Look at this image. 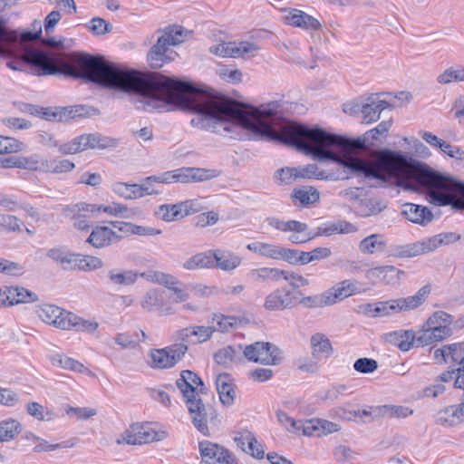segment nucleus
Instances as JSON below:
<instances>
[{
	"label": "nucleus",
	"mask_w": 464,
	"mask_h": 464,
	"mask_svg": "<svg viewBox=\"0 0 464 464\" xmlns=\"http://www.w3.org/2000/svg\"><path fill=\"white\" fill-rule=\"evenodd\" d=\"M197 104L198 129L220 133L243 128L268 140L295 147L314 160L337 162L367 178L382 181L394 179L398 187L425 190L430 201L437 206L453 207L461 184L401 151L384 149L374 151L369 159L360 158L367 149L369 139L377 140L388 133L392 125L390 121H382L362 137L349 139L283 118L282 105L277 101L253 108L214 92L201 90Z\"/></svg>",
	"instance_id": "obj_1"
},
{
	"label": "nucleus",
	"mask_w": 464,
	"mask_h": 464,
	"mask_svg": "<svg viewBox=\"0 0 464 464\" xmlns=\"http://www.w3.org/2000/svg\"><path fill=\"white\" fill-rule=\"evenodd\" d=\"M41 33L39 24L38 32H25L18 35L15 32L8 31L5 22L0 20V55H21L27 63L41 71L39 75L62 73L110 89L136 93L139 95L136 106L143 111H168L169 106H173L196 111L201 89L191 83L159 72L144 74L120 68L99 56L65 55L25 46L37 40Z\"/></svg>",
	"instance_id": "obj_2"
},
{
	"label": "nucleus",
	"mask_w": 464,
	"mask_h": 464,
	"mask_svg": "<svg viewBox=\"0 0 464 464\" xmlns=\"http://www.w3.org/2000/svg\"><path fill=\"white\" fill-rule=\"evenodd\" d=\"M176 385L183 395L194 426L202 434L208 435L207 409L202 399L207 394L204 382L194 372L184 370L176 381Z\"/></svg>",
	"instance_id": "obj_3"
},
{
	"label": "nucleus",
	"mask_w": 464,
	"mask_h": 464,
	"mask_svg": "<svg viewBox=\"0 0 464 464\" xmlns=\"http://www.w3.org/2000/svg\"><path fill=\"white\" fill-rule=\"evenodd\" d=\"M185 38L186 32L181 26L167 28L147 54L150 66L154 69H159L166 63L173 61L177 53L175 52H169V47L183 43Z\"/></svg>",
	"instance_id": "obj_4"
},
{
	"label": "nucleus",
	"mask_w": 464,
	"mask_h": 464,
	"mask_svg": "<svg viewBox=\"0 0 464 464\" xmlns=\"http://www.w3.org/2000/svg\"><path fill=\"white\" fill-rule=\"evenodd\" d=\"M215 169L200 168H180L166 171L159 175H153L146 179L147 181H155L164 184L201 182L218 177Z\"/></svg>",
	"instance_id": "obj_5"
},
{
	"label": "nucleus",
	"mask_w": 464,
	"mask_h": 464,
	"mask_svg": "<svg viewBox=\"0 0 464 464\" xmlns=\"http://www.w3.org/2000/svg\"><path fill=\"white\" fill-rule=\"evenodd\" d=\"M430 293L429 285H424L411 296L375 303V317L386 316L419 307Z\"/></svg>",
	"instance_id": "obj_6"
},
{
	"label": "nucleus",
	"mask_w": 464,
	"mask_h": 464,
	"mask_svg": "<svg viewBox=\"0 0 464 464\" xmlns=\"http://www.w3.org/2000/svg\"><path fill=\"white\" fill-rule=\"evenodd\" d=\"M119 145V140L101 134H83L72 141L63 144L59 151L63 154H75L88 149H111Z\"/></svg>",
	"instance_id": "obj_7"
},
{
	"label": "nucleus",
	"mask_w": 464,
	"mask_h": 464,
	"mask_svg": "<svg viewBox=\"0 0 464 464\" xmlns=\"http://www.w3.org/2000/svg\"><path fill=\"white\" fill-rule=\"evenodd\" d=\"M243 353L248 361L264 365H277L284 359L282 350L269 342H256L246 345Z\"/></svg>",
	"instance_id": "obj_8"
},
{
	"label": "nucleus",
	"mask_w": 464,
	"mask_h": 464,
	"mask_svg": "<svg viewBox=\"0 0 464 464\" xmlns=\"http://www.w3.org/2000/svg\"><path fill=\"white\" fill-rule=\"evenodd\" d=\"M166 437L165 431H157L149 424L134 423L121 434L116 440V443L118 445H141L160 441Z\"/></svg>",
	"instance_id": "obj_9"
},
{
	"label": "nucleus",
	"mask_w": 464,
	"mask_h": 464,
	"mask_svg": "<svg viewBox=\"0 0 464 464\" xmlns=\"http://www.w3.org/2000/svg\"><path fill=\"white\" fill-rule=\"evenodd\" d=\"M459 239V236L452 232H446L435 235L430 237L424 238L420 241L408 246L405 250L401 252V256L412 257L432 252L441 246L449 245Z\"/></svg>",
	"instance_id": "obj_10"
},
{
	"label": "nucleus",
	"mask_w": 464,
	"mask_h": 464,
	"mask_svg": "<svg viewBox=\"0 0 464 464\" xmlns=\"http://www.w3.org/2000/svg\"><path fill=\"white\" fill-rule=\"evenodd\" d=\"M300 291H290L276 288L270 292L264 301V308L268 312H278L292 309L297 305Z\"/></svg>",
	"instance_id": "obj_11"
},
{
	"label": "nucleus",
	"mask_w": 464,
	"mask_h": 464,
	"mask_svg": "<svg viewBox=\"0 0 464 464\" xmlns=\"http://www.w3.org/2000/svg\"><path fill=\"white\" fill-rule=\"evenodd\" d=\"M259 50V46L254 43L242 41L239 43H220L210 47L211 53L222 56L239 58L246 55H254Z\"/></svg>",
	"instance_id": "obj_12"
},
{
	"label": "nucleus",
	"mask_w": 464,
	"mask_h": 464,
	"mask_svg": "<svg viewBox=\"0 0 464 464\" xmlns=\"http://www.w3.org/2000/svg\"><path fill=\"white\" fill-rule=\"evenodd\" d=\"M198 448L203 460L208 464H237L234 456L218 444L205 440L199 442Z\"/></svg>",
	"instance_id": "obj_13"
},
{
	"label": "nucleus",
	"mask_w": 464,
	"mask_h": 464,
	"mask_svg": "<svg viewBox=\"0 0 464 464\" xmlns=\"http://www.w3.org/2000/svg\"><path fill=\"white\" fill-rule=\"evenodd\" d=\"M70 313L71 312L50 304L39 305L36 309V314L38 317L44 323L53 325L61 330L66 329Z\"/></svg>",
	"instance_id": "obj_14"
},
{
	"label": "nucleus",
	"mask_w": 464,
	"mask_h": 464,
	"mask_svg": "<svg viewBox=\"0 0 464 464\" xmlns=\"http://www.w3.org/2000/svg\"><path fill=\"white\" fill-rule=\"evenodd\" d=\"M403 272L393 266H382L370 268L365 272V277L372 284L383 283L396 285L400 284Z\"/></svg>",
	"instance_id": "obj_15"
},
{
	"label": "nucleus",
	"mask_w": 464,
	"mask_h": 464,
	"mask_svg": "<svg viewBox=\"0 0 464 464\" xmlns=\"http://www.w3.org/2000/svg\"><path fill=\"white\" fill-rule=\"evenodd\" d=\"M433 358L438 364L457 363L464 358V343L445 344L440 348H430Z\"/></svg>",
	"instance_id": "obj_16"
},
{
	"label": "nucleus",
	"mask_w": 464,
	"mask_h": 464,
	"mask_svg": "<svg viewBox=\"0 0 464 464\" xmlns=\"http://www.w3.org/2000/svg\"><path fill=\"white\" fill-rule=\"evenodd\" d=\"M450 335V327L428 325V323L425 322L421 330L416 335V346H427L435 342L442 341Z\"/></svg>",
	"instance_id": "obj_17"
},
{
	"label": "nucleus",
	"mask_w": 464,
	"mask_h": 464,
	"mask_svg": "<svg viewBox=\"0 0 464 464\" xmlns=\"http://www.w3.org/2000/svg\"><path fill=\"white\" fill-rule=\"evenodd\" d=\"M285 12L287 14L284 16V21L288 25L307 31H316L321 28L320 22L304 11L293 8Z\"/></svg>",
	"instance_id": "obj_18"
},
{
	"label": "nucleus",
	"mask_w": 464,
	"mask_h": 464,
	"mask_svg": "<svg viewBox=\"0 0 464 464\" xmlns=\"http://www.w3.org/2000/svg\"><path fill=\"white\" fill-rule=\"evenodd\" d=\"M360 292L359 283L352 280H343L325 291L329 305Z\"/></svg>",
	"instance_id": "obj_19"
},
{
	"label": "nucleus",
	"mask_w": 464,
	"mask_h": 464,
	"mask_svg": "<svg viewBox=\"0 0 464 464\" xmlns=\"http://www.w3.org/2000/svg\"><path fill=\"white\" fill-rule=\"evenodd\" d=\"M120 238L121 237L110 227L97 226L92 229L86 241L95 248H102L118 242Z\"/></svg>",
	"instance_id": "obj_20"
},
{
	"label": "nucleus",
	"mask_w": 464,
	"mask_h": 464,
	"mask_svg": "<svg viewBox=\"0 0 464 464\" xmlns=\"http://www.w3.org/2000/svg\"><path fill=\"white\" fill-rule=\"evenodd\" d=\"M401 215L409 221L420 226H426L433 219V214L427 207L412 203L402 206Z\"/></svg>",
	"instance_id": "obj_21"
},
{
	"label": "nucleus",
	"mask_w": 464,
	"mask_h": 464,
	"mask_svg": "<svg viewBox=\"0 0 464 464\" xmlns=\"http://www.w3.org/2000/svg\"><path fill=\"white\" fill-rule=\"evenodd\" d=\"M390 107V103L378 98L369 97L362 105L361 112L364 123H372L380 119L382 111Z\"/></svg>",
	"instance_id": "obj_22"
},
{
	"label": "nucleus",
	"mask_w": 464,
	"mask_h": 464,
	"mask_svg": "<svg viewBox=\"0 0 464 464\" xmlns=\"http://www.w3.org/2000/svg\"><path fill=\"white\" fill-rule=\"evenodd\" d=\"M188 214L189 209L188 201L173 205H161L156 211V216L166 222L179 220Z\"/></svg>",
	"instance_id": "obj_23"
},
{
	"label": "nucleus",
	"mask_w": 464,
	"mask_h": 464,
	"mask_svg": "<svg viewBox=\"0 0 464 464\" xmlns=\"http://www.w3.org/2000/svg\"><path fill=\"white\" fill-rule=\"evenodd\" d=\"M386 343L396 345L401 351L407 352L414 344L416 345V335L411 330H399L387 333L383 335Z\"/></svg>",
	"instance_id": "obj_24"
},
{
	"label": "nucleus",
	"mask_w": 464,
	"mask_h": 464,
	"mask_svg": "<svg viewBox=\"0 0 464 464\" xmlns=\"http://www.w3.org/2000/svg\"><path fill=\"white\" fill-rule=\"evenodd\" d=\"M214 267L223 271H231L241 264V257L228 250H212Z\"/></svg>",
	"instance_id": "obj_25"
},
{
	"label": "nucleus",
	"mask_w": 464,
	"mask_h": 464,
	"mask_svg": "<svg viewBox=\"0 0 464 464\" xmlns=\"http://www.w3.org/2000/svg\"><path fill=\"white\" fill-rule=\"evenodd\" d=\"M310 344L312 356L315 360L329 358L334 353V348L328 337L322 333H316L311 336Z\"/></svg>",
	"instance_id": "obj_26"
},
{
	"label": "nucleus",
	"mask_w": 464,
	"mask_h": 464,
	"mask_svg": "<svg viewBox=\"0 0 464 464\" xmlns=\"http://www.w3.org/2000/svg\"><path fill=\"white\" fill-rule=\"evenodd\" d=\"M435 422L442 427H454L464 422L457 404L447 406L435 415Z\"/></svg>",
	"instance_id": "obj_27"
},
{
	"label": "nucleus",
	"mask_w": 464,
	"mask_h": 464,
	"mask_svg": "<svg viewBox=\"0 0 464 464\" xmlns=\"http://www.w3.org/2000/svg\"><path fill=\"white\" fill-rule=\"evenodd\" d=\"M217 391L220 401L227 406L231 405L235 400V390L229 374H219L216 379Z\"/></svg>",
	"instance_id": "obj_28"
},
{
	"label": "nucleus",
	"mask_w": 464,
	"mask_h": 464,
	"mask_svg": "<svg viewBox=\"0 0 464 464\" xmlns=\"http://www.w3.org/2000/svg\"><path fill=\"white\" fill-rule=\"evenodd\" d=\"M63 211L65 217L90 218L97 217L102 212V207L99 204L81 202L72 206H67Z\"/></svg>",
	"instance_id": "obj_29"
},
{
	"label": "nucleus",
	"mask_w": 464,
	"mask_h": 464,
	"mask_svg": "<svg viewBox=\"0 0 464 464\" xmlns=\"http://www.w3.org/2000/svg\"><path fill=\"white\" fill-rule=\"evenodd\" d=\"M141 306L148 312L158 310L163 315H170L174 313L171 307L162 306V295L155 289L150 290L144 295Z\"/></svg>",
	"instance_id": "obj_30"
},
{
	"label": "nucleus",
	"mask_w": 464,
	"mask_h": 464,
	"mask_svg": "<svg viewBox=\"0 0 464 464\" xmlns=\"http://www.w3.org/2000/svg\"><path fill=\"white\" fill-rule=\"evenodd\" d=\"M109 283L112 285L127 286L135 284L139 274L133 270L109 269L106 272Z\"/></svg>",
	"instance_id": "obj_31"
},
{
	"label": "nucleus",
	"mask_w": 464,
	"mask_h": 464,
	"mask_svg": "<svg viewBox=\"0 0 464 464\" xmlns=\"http://www.w3.org/2000/svg\"><path fill=\"white\" fill-rule=\"evenodd\" d=\"M75 168L73 162L65 159H44L41 161V171L44 173L62 174L72 171Z\"/></svg>",
	"instance_id": "obj_32"
},
{
	"label": "nucleus",
	"mask_w": 464,
	"mask_h": 464,
	"mask_svg": "<svg viewBox=\"0 0 464 464\" xmlns=\"http://www.w3.org/2000/svg\"><path fill=\"white\" fill-rule=\"evenodd\" d=\"M297 173L299 179H315L321 180H335L338 176L334 172H326L321 169L316 164H308L306 166L298 167Z\"/></svg>",
	"instance_id": "obj_33"
},
{
	"label": "nucleus",
	"mask_w": 464,
	"mask_h": 464,
	"mask_svg": "<svg viewBox=\"0 0 464 464\" xmlns=\"http://www.w3.org/2000/svg\"><path fill=\"white\" fill-rule=\"evenodd\" d=\"M99 328V323L92 320H85L73 313H70L66 325V331L76 330L93 334Z\"/></svg>",
	"instance_id": "obj_34"
},
{
	"label": "nucleus",
	"mask_w": 464,
	"mask_h": 464,
	"mask_svg": "<svg viewBox=\"0 0 464 464\" xmlns=\"http://www.w3.org/2000/svg\"><path fill=\"white\" fill-rule=\"evenodd\" d=\"M183 267L187 270L214 267L212 250L194 255L183 264Z\"/></svg>",
	"instance_id": "obj_35"
},
{
	"label": "nucleus",
	"mask_w": 464,
	"mask_h": 464,
	"mask_svg": "<svg viewBox=\"0 0 464 464\" xmlns=\"http://www.w3.org/2000/svg\"><path fill=\"white\" fill-rule=\"evenodd\" d=\"M386 246V241L382 235L372 234L363 238L359 244V250L363 254L372 255L381 252Z\"/></svg>",
	"instance_id": "obj_36"
},
{
	"label": "nucleus",
	"mask_w": 464,
	"mask_h": 464,
	"mask_svg": "<svg viewBox=\"0 0 464 464\" xmlns=\"http://www.w3.org/2000/svg\"><path fill=\"white\" fill-rule=\"evenodd\" d=\"M76 255L60 248H52L47 252V256L58 263L64 270H74Z\"/></svg>",
	"instance_id": "obj_37"
},
{
	"label": "nucleus",
	"mask_w": 464,
	"mask_h": 464,
	"mask_svg": "<svg viewBox=\"0 0 464 464\" xmlns=\"http://www.w3.org/2000/svg\"><path fill=\"white\" fill-rule=\"evenodd\" d=\"M246 248L261 256L278 260L280 246L277 245L256 241L249 243Z\"/></svg>",
	"instance_id": "obj_38"
},
{
	"label": "nucleus",
	"mask_w": 464,
	"mask_h": 464,
	"mask_svg": "<svg viewBox=\"0 0 464 464\" xmlns=\"http://www.w3.org/2000/svg\"><path fill=\"white\" fill-rule=\"evenodd\" d=\"M22 431V424L15 419L9 418L0 421V443L14 440Z\"/></svg>",
	"instance_id": "obj_39"
},
{
	"label": "nucleus",
	"mask_w": 464,
	"mask_h": 464,
	"mask_svg": "<svg viewBox=\"0 0 464 464\" xmlns=\"http://www.w3.org/2000/svg\"><path fill=\"white\" fill-rule=\"evenodd\" d=\"M292 198L298 200L301 205L306 206L319 201L320 193L314 187H302L293 190Z\"/></svg>",
	"instance_id": "obj_40"
},
{
	"label": "nucleus",
	"mask_w": 464,
	"mask_h": 464,
	"mask_svg": "<svg viewBox=\"0 0 464 464\" xmlns=\"http://www.w3.org/2000/svg\"><path fill=\"white\" fill-rule=\"evenodd\" d=\"M281 270L276 267H259L249 271L248 276L254 281L267 283L269 281H278L280 279Z\"/></svg>",
	"instance_id": "obj_41"
},
{
	"label": "nucleus",
	"mask_w": 464,
	"mask_h": 464,
	"mask_svg": "<svg viewBox=\"0 0 464 464\" xmlns=\"http://www.w3.org/2000/svg\"><path fill=\"white\" fill-rule=\"evenodd\" d=\"M100 206L102 207V212L112 217L121 216L126 218H131L141 214L139 208L129 209L127 206L116 202L108 206L102 204H100Z\"/></svg>",
	"instance_id": "obj_42"
},
{
	"label": "nucleus",
	"mask_w": 464,
	"mask_h": 464,
	"mask_svg": "<svg viewBox=\"0 0 464 464\" xmlns=\"http://www.w3.org/2000/svg\"><path fill=\"white\" fill-rule=\"evenodd\" d=\"M149 356L150 358V366L153 369L163 370L174 367L165 348L150 349Z\"/></svg>",
	"instance_id": "obj_43"
},
{
	"label": "nucleus",
	"mask_w": 464,
	"mask_h": 464,
	"mask_svg": "<svg viewBox=\"0 0 464 464\" xmlns=\"http://www.w3.org/2000/svg\"><path fill=\"white\" fill-rule=\"evenodd\" d=\"M103 266V261L94 256H82L80 254L76 255L74 270L79 269L84 272H90L98 270Z\"/></svg>",
	"instance_id": "obj_44"
},
{
	"label": "nucleus",
	"mask_w": 464,
	"mask_h": 464,
	"mask_svg": "<svg viewBox=\"0 0 464 464\" xmlns=\"http://www.w3.org/2000/svg\"><path fill=\"white\" fill-rule=\"evenodd\" d=\"M356 231V227L350 222L340 221L334 223L324 228H319L317 236H330L336 233L349 234Z\"/></svg>",
	"instance_id": "obj_45"
},
{
	"label": "nucleus",
	"mask_w": 464,
	"mask_h": 464,
	"mask_svg": "<svg viewBox=\"0 0 464 464\" xmlns=\"http://www.w3.org/2000/svg\"><path fill=\"white\" fill-rule=\"evenodd\" d=\"M12 301L14 305L18 304L33 303L38 300L35 293H33L22 286H11Z\"/></svg>",
	"instance_id": "obj_46"
},
{
	"label": "nucleus",
	"mask_w": 464,
	"mask_h": 464,
	"mask_svg": "<svg viewBox=\"0 0 464 464\" xmlns=\"http://www.w3.org/2000/svg\"><path fill=\"white\" fill-rule=\"evenodd\" d=\"M52 362L53 365H58L63 369L78 372H82L86 369L80 362L62 354L53 356Z\"/></svg>",
	"instance_id": "obj_47"
},
{
	"label": "nucleus",
	"mask_w": 464,
	"mask_h": 464,
	"mask_svg": "<svg viewBox=\"0 0 464 464\" xmlns=\"http://www.w3.org/2000/svg\"><path fill=\"white\" fill-rule=\"evenodd\" d=\"M301 226L298 229H291L293 234L289 237V240L294 244H304L317 237V234L308 230V226L305 223L300 222Z\"/></svg>",
	"instance_id": "obj_48"
},
{
	"label": "nucleus",
	"mask_w": 464,
	"mask_h": 464,
	"mask_svg": "<svg viewBox=\"0 0 464 464\" xmlns=\"http://www.w3.org/2000/svg\"><path fill=\"white\" fill-rule=\"evenodd\" d=\"M326 297L327 296L325 292L312 296H303L302 293L300 292L299 298L297 299V304H300L307 308L324 307L329 305Z\"/></svg>",
	"instance_id": "obj_49"
},
{
	"label": "nucleus",
	"mask_w": 464,
	"mask_h": 464,
	"mask_svg": "<svg viewBox=\"0 0 464 464\" xmlns=\"http://www.w3.org/2000/svg\"><path fill=\"white\" fill-rule=\"evenodd\" d=\"M25 410L27 414L34 417L37 420H51L53 419L51 411L39 402L29 401L25 405Z\"/></svg>",
	"instance_id": "obj_50"
},
{
	"label": "nucleus",
	"mask_w": 464,
	"mask_h": 464,
	"mask_svg": "<svg viewBox=\"0 0 464 464\" xmlns=\"http://www.w3.org/2000/svg\"><path fill=\"white\" fill-rule=\"evenodd\" d=\"M238 322L239 319L236 316L216 314L212 317V323L216 325H212V327H215L216 331L227 332L230 328L236 326Z\"/></svg>",
	"instance_id": "obj_51"
},
{
	"label": "nucleus",
	"mask_w": 464,
	"mask_h": 464,
	"mask_svg": "<svg viewBox=\"0 0 464 464\" xmlns=\"http://www.w3.org/2000/svg\"><path fill=\"white\" fill-rule=\"evenodd\" d=\"M239 352L237 351L234 347L228 345L222 349H219L214 354V360L217 363L224 366H229L236 361V355Z\"/></svg>",
	"instance_id": "obj_52"
},
{
	"label": "nucleus",
	"mask_w": 464,
	"mask_h": 464,
	"mask_svg": "<svg viewBox=\"0 0 464 464\" xmlns=\"http://www.w3.org/2000/svg\"><path fill=\"white\" fill-rule=\"evenodd\" d=\"M25 145L14 138L0 135V154L22 151Z\"/></svg>",
	"instance_id": "obj_53"
},
{
	"label": "nucleus",
	"mask_w": 464,
	"mask_h": 464,
	"mask_svg": "<svg viewBox=\"0 0 464 464\" xmlns=\"http://www.w3.org/2000/svg\"><path fill=\"white\" fill-rule=\"evenodd\" d=\"M190 329L192 332V338H194L192 343H205L208 341L216 332L215 327L204 325L190 326Z\"/></svg>",
	"instance_id": "obj_54"
},
{
	"label": "nucleus",
	"mask_w": 464,
	"mask_h": 464,
	"mask_svg": "<svg viewBox=\"0 0 464 464\" xmlns=\"http://www.w3.org/2000/svg\"><path fill=\"white\" fill-rule=\"evenodd\" d=\"M382 414L388 418H406L413 413L409 407L400 405H384L381 409Z\"/></svg>",
	"instance_id": "obj_55"
},
{
	"label": "nucleus",
	"mask_w": 464,
	"mask_h": 464,
	"mask_svg": "<svg viewBox=\"0 0 464 464\" xmlns=\"http://www.w3.org/2000/svg\"><path fill=\"white\" fill-rule=\"evenodd\" d=\"M65 412L68 416L74 417L78 420H86L97 415V411L89 407L67 406Z\"/></svg>",
	"instance_id": "obj_56"
},
{
	"label": "nucleus",
	"mask_w": 464,
	"mask_h": 464,
	"mask_svg": "<svg viewBox=\"0 0 464 464\" xmlns=\"http://www.w3.org/2000/svg\"><path fill=\"white\" fill-rule=\"evenodd\" d=\"M164 348L166 349L173 366H175L182 359V357L188 350V347L186 343L177 342Z\"/></svg>",
	"instance_id": "obj_57"
},
{
	"label": "nucleus",
	"mask_w": 464,
	"mask_h": 464,
	"mask_svg": "<svg viewBox=\"0 0 464 464\" xmlns=\"http://www.w3.org/2000/svg\"><path fill=\"white\" fill-rule=\"evenodd\" d=\"M266 223L276 230L282 232H290L291 229L300 228L299 221L296 220H281L278 218L270 217L266 219Z\"/></svg>",
	"instance_id": "obj_58"
},
{
	"label": "nucleus",
	"mask_w": 464,
	"mask_h": 464,
	"mask_svg": "<svg viewBox=\"0 0 464 464\" xmlns=\"http://www.w3.org/2000/svg\"><path fill=\"white\" fill-rule=\"evenodd\" d=\"M44 118L46 120H54L58 118L59 121H62L63 117L71 116L72 118L74 117L76 113L79 112V108L75 107L73 108H63L58 111V109L55 111H53L50 109H42Z\"/></svg>",
	"instance_id": "obj_59"
},
{
	"label": "nucleus",
	"mask_w": 464,
	"mask_h": 464,
	"mask_svg": "<svg viewBox=\"0 0 464 464\" xmlns=\"http://www.w3.org/2000/svg\"><path fill=\"white\" fill-rule=\"evenodd\" d=\"M217 74L227 82L238 83L242 81V72L238 69L222 66L217 70Z\"/></svg>",
	"instance_id": "obj_60"
},
{
	"label": "nucleus",
	"mask_w": 464,
	"mask_h": 464,
	"mask_svg": "<svg viewBox=\"0 0 464 464\" xmlns=\"http://www.w3.org/2000/svg\"><path fill=\"white\" fill-rule=\"evenodd\" d=\"M353 368L360 373H372L378 368V362L371 358H359L353 363Z\"/></svg>",
	"instance_id": "obj_61"
},
{
	"label": "nucleus",
	"mask_w": 464,
	"mask_h": 464,
	"mask_svg": "<svg viewBox=\"0 0 464 464\" xmlns=\"http://www.w3.org/2000/svg\"><path fill=\"white\" fill-rule=\"evenodd\" d=\"M20 402L19 394L9 389L0 387V404L5 407H14Z\"/></svg>",
	"instance_id": "obj_62"
},
{
	"label": "nucleus",
	"mask_w": 464,
	"mask_h": 464,
	"mask_svg": "<svg viewBox=\"0 0 464 464\" xmlns=\"http://www.w3.org/2000/svg\"><path fill=\"white\" fill-rule=\"evenodd\" d=\"M280 278H284L288 281L289 285L293 288H300L303 286H306L309 285L308 279L304 278L303 276L290 272L285 270H281Z\"/></svg>",
	"instance_id": "obj_63"
},
{
	"label": "nucleus",
	"mask_w": 464,
	"mask_h": 464,
	"mask_svg": "<svg viewBox=\"0 0 464 464\" xmlns=\"http://www.w3.org/2000/svg\"><path fill=\"white\" fill-rule=\"evenodd\" d=\"M89 30L95 35H103L111 31L112 26L101 17H94L88 24Z\"/></svg>",
	"instance_id": "obj_64"
}]
</instances>
